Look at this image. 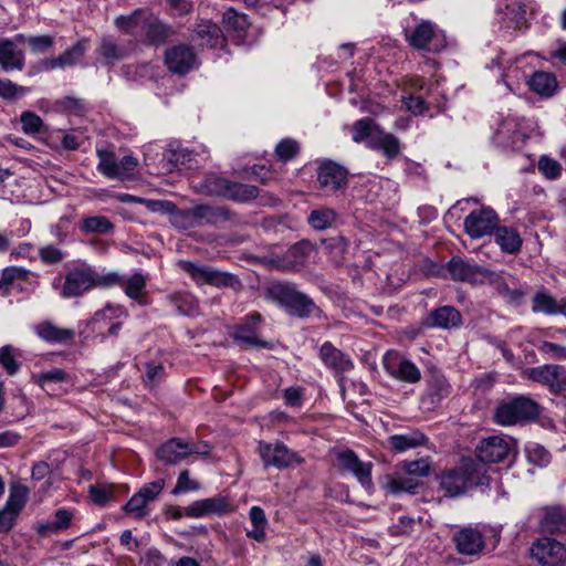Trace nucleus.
I'll use <instances>...</instances> for the list:
<instances>
[{
  "mask_svg": "<svg viewBox=\"0 0 566 566\" xmlns=\"http://www.w3.org/2000/svg\"><path fill=\"white\" fill-rule=\"evenodd\" d=\"M462 324L461 313L453 306L446 305L433 310L422 321V325L427 328H457Z\"/></svg>",
  "mask_w": 566,
  "mask_h": 566,
  "instance_id": "6ab92c4d",
  "label": "nucleus"
},
{
  "mask_svg": "<svg viewBox=\"0 0 566 566\" xmlns=\"http://www.w3.org/2000/svg\"><path fill=\"white\" fill-rule=\"evenodd\" d=\"M504 14L517 28L525 21L526 6L521 1H512L505 6Z\"/></svg>",
  "mask_w": 566,
  "mask_h": 566,
  "instance_id": "69168bd1",
  "label": "nucleus"
},
{
  "mask_svg": "<svg viewBox=\"0 0 566 566\" xmlns=\"http://www.w3.org/2000/svg\"><path fill=\"white\" fill-rule=\"evenodd\" d=\"M455 547L460 554L476 555L484 547L482 534L473 527H464L453 535Z\"/></svg>",
  "mask_w": 566,
  "mask_h": 566,
  "instance_id": "4be33fe9",
  "label": "nucleus"
},
{
  "mask_svg": "<svg viewBox=\"0 0 566 566\" xmlns=\"http://www.w3.org/2000/svg\"><path fill=\"white\" fill-rule=\"evenodd\" d=\"M178 266L187 273L197 284H208L216 287H230L233 291L242 289L241 281L238 276L216 270L208 265H199L191 261L180 260Z\"/></svg>",
  "mask_w": 566,
  "mask_h": 566,
  "instance_id": "39448f33",
  "label": "nucleus"
},
{
  "mask_svg": "<svg viewBox=\"0 0 566 566\" xmlns=\"http://www.w3.org/2000/svg\"><path fill=\"white\" fill-rule=\"evenodd\" d=\"M223 22L229 29L237 32H243L250 27L248 15L239 13L232 8H229L224 11Z\"/></svg>",
  "mask_w": 566,
  "mask_h": 566,
  "instance_id": "864d4df0",
  "label": "nucleus"
},
{
  "mask_svg": "<svg viewBox=\"0 0 566 566\" xmlns=\"http://www.w3.org/2000/svg\"><path fill=\"white\" fill-rule=\"evenodd\" d=\"M197 227L213 226L229 220L230 214L226 208L210 205H199L193 207Z\"/></svg>",
  "mask_w": 566,
  "mask_h": 566,
  "instance_id": "72a5a7b5",
  "label": "nucleus"
},
{
  "mask_svg": "<svg viewBox=\"0 0 566 566\" xmlns=\"http://www.w3.org/2000/svg\"><path fill=\"white\" fill-rule=\"evenodd\" d=\"M144 11L137 9L127 15H119L115 19L114 23L118 30L126 34H133L142 22Z\"/></svg>",
  "mask_w": 566,
  "mask_h": 566,
  "instance_id": "09e8293b",
  "label": "nucleus"
},
{
  "mask_svg": "<svg viewBox=\"0 0 566 566\" xmlns=\"http://www.w3.org/2000/svg\"><path fill=\"white\" fill-rule=\"evenodd\" d=\"M538 170L547 178V179H556L560 176L562 166L555 159L548 156H542L537 164Z\"/></svg>",
  "mask_w": 566,
  "mask_h": 566,
  "instance_id": "338daca9",
  "label": "nucleus"
},
{
  "mask_svg": "<svg viewBox=\"0 0 566 566\" xmlns=\"http://www.w3.org/2000/svg\"><path fill=\"white\" fill-rule=\"evenodd\" d=\"M390 447L398 451L403 452L409 449H415L417 447L423 446L427 443V436L419 430H410L400 434H392L388 438Z\"/></svg>",
  "mask_w": 566,
  "mask_h": 566,
  "instance_id": "c9c22d12",
  "label": "nucleus"
},
{
  "mask_svg": "<svg viewBox=\"0 0 566 566\" xmlns=\"http://www.w3.org/2000/svg\"><path fill=\"white\" fill-rule=\"evenodd\" d=\"M30 271L19 266H8L3 269L0 277V293L2 296H8L10 294V286L15 281H25L28 280Z\"/></svg>",
  "mask_w": 566,
  "mask_h": 566,
  "instance_id": "a18cd8bd",
  "label": "nucleus"
},
{
  "mask_svg": "<svg viewBox=\"0 0 566 566\" xmlns=\"http://www.w3.org/2000/svg\"><path fill=\"white\" fill-rule=\"evenodd\" d=\"M406 41L416 50L438 51L443 46L439 40V30L436 23L421 20L415 27L405 30Z\"/></svg>",
  "mask_w": 566,
  "mask_h": 566,
  "instance_id": "9d476101",
  "label": "nucleus"
},
{
  "mask_svg": "<svg viewBox=\"0 0 566 566\" xmlns=\"http://www.w3.org/2000/svg\"><path fill=\"white\" fill-rule=\"evenodd\" d=\"M447 271L454 281L468 282L471 284H483L493 281L495 274L490 270L463 260L460 256H452L447 263Z\"/></svg>",
  "mask_w": 566,
  "mask_h": 566,
  "instance_id": "423d86ee",
  "label": "nucleus"
},
{
  "mask_svg": "<svg viewBox=\"0 0 566 566\" xmlns=\"http://www.w3.org/2000/svg\"><path fill=\"white\" fill-rule=\"evenodd\" d=\"M419 485L420 482L402 469V471L396 472L390 476L387 489L394 494L401 492L415 493Z\"/></svg>",
  "mask_w": 566,
  "mask_h": 566,
  "instance_id": "a19ab883",
  "label": "nucleus"
},
{
  "mask_svg": "<svg viewBox=\"0 0 566 566\" xmlns=\"http://www.w3.org/2000/svg\"><path fill=\"white\" fill-rule=\"evenodd\" d=\"M375 127L376 125L374 119L369 117L356 120L353 126V140L356 143L365 140Z\"/></svg>",
  "mask_w": 566,
  "mask_h": 566,
  "instance_id": "0e129e2a",
  "label": "nucleus"
},
{
  "mask_svg": "<svg viewBox=\"0 0 566 566\" xmlns=\"http://www.w3.org/2000/svg\"><path fill=\"white\" fill-rule=\"evenodd\" d=\"M78 230L84 235H107L114 232L115 226L105 216H87L81 219Z\"/></svg>",
  "mask_w": 566,
  "mask_h": 566,
  "instance_id": "2f4dec72",
  "label": "nucleus"
},
{
  "mask_svg": "<svg viewBox=\"0 0 566 566\" xmlns=\"http://www.w3.org/2000/svg\"><path fill=\"white\" fill-rule=\"evenodd\" d=\"M464 230L471 239L491 235L499 224L496 212L489 207L471 211L464 219Z\"/></svg>",
  "mask_w": 566,
  "mask_h": 566,
  "instance_id": "f8f14e48",
  "label": "nucleus"
},
{
  "mask_svg": "<svg viewBox=\"0 0 566 566\" xmlns=\"http://www.w3.org/2000/svg\"><path fill=\"white\" fill-rule=\"evenodd\" d=\"M385 370L395 379L416 384L421 379V371L411 360L403 358L397 350H388L382 357Z\"/></svg>",
  "mask_w": 566,
  "mask_h": 566,
  "instance_id": "9b49d317",
  "label": "nucleus"
},
{
  "mask_svg": "<svg viewBox=\"0 0 566 566\" xmlns=\"http://www.w3.org/2000/svg\"><path fill=\"white\" fill-rule=\"evenodd\" d=\"M138 166L137 158L133 156H124L119 160H115V168L113 169L111 179L126 180L134 176V171Z\"/></svg>",
  "mask_w": 566,
  "mask_h": 566,
  "instance_id": "de8ad7c7",
  "label": "nucleus"
},
{
  "mask_svg": "<svg viewBox=\"0 0 566 566\" xmlns=\"http://www.w3.org/2000/svg\"><path fill=\"white\" fill-rule=\"evenodd\" d=\"M144 30L148 43L153 45L164 44L176 33L171 25L154 15H149L144 20Z\"/></svg>",
  "mask_w": 566,
  "mask_h": 566,
  "instance_id": "bb28decb",
  "label": "nucleus"
},
{
  "mask_svg": "<svg viewBox=\"0 0 566 566\" xmlns=\"http://www.w3.org/2000/svg\"><path fill=\"white\" fill-rule=\"evenodd\" d=\"M168 213L172 226L179 229H191L197 227L195 208L178 209L175 205L169 206Z\"/></svg>",
  "mask_w": 566,
  "mask_h": 566,
  "instance_id": "c03bdc74",
  "label": "nucleus"
},
{
  "mask_svg": "<svg viewBox=\"0 0 566 566\" xmlns=\"http://www.w3.org/2000/svg\"><path fill=\"white\" fill-rule=\"evenodd\" d=\"M492 234L503 252L515 254L521 250L522 239L514 228L497 224Z\"/></svg>",
  "mask_w": 566,
  "mask_h": 566,
  "instance_id": "f704fd0d",
  "label": "nucleus"
},
{
  "mask_svg": "<svg viewBox=\"0 0 566 566\" xmlns=\"http://www.w3.org/2000/svg\"><path fill=\"white\" fill-rule=\"evenodd\" d=\"M527 461L536 467H546L551 462L549 452L537 443H530L525 448Z\"/></svg>",
  "mask_w": 566,
  "mask_h": 566,
  "instance_id": "5fc2aeb1",
  "label": "nucleus"
},
{
  "mask_svg": "<svg viewBox=\"0 0 566 566\" xmlns=\"http://www.w3.org/2000/svg\"><path fill=\"white\" fill-rule=\"evenodd\" d=\"M291 315L300 318H317L324 317L323 311L314 303V301L304 293H300L291 306L286 310Z\"/></svg>",
  "mask_w": 566,
  "mask_h": 566,
  "instance_id": "e433bc0d",
  "label": "nucleus"
},
{
  "mask_svg": "<svg viewBox=\"0 0 566 566\" xmlns=\"http://www.w3.org/2000/svg\"><path fill=\"white\" fill-rule=\"evenodd\" d=\"M300 145L295 139L284 138L275 147V156L282 163H287L297 156Z\"/></svg>",
  "mask_w": 566,
  "mask_h": 566,
  "instance_id": "6e6d98bb",
  "label": "nucleus"
},
{
  "mask_svg": "<svg viewBox=\"0 0 566 566\" xmlns=\"http://www.w3.org/2000/svg\"><path fill=\"white\" fill-rule=\"evenodd\" d=\"M165 65L171 73L185 75L198 65V59L192 46L177 44L166 50Z\"/></svg>",
  "mask_w": 566,
  "mask_h": 566,
  "instance_id": "ddd939ff",
  "label": "nucleus"
},
{
  "mask_svg": "<svg viewBox=\"0 0 566 566\" xmlns=\"http://www.w3.org/2000/svg\"><path fill=\"white\" fill-rule=\"evenodd\" d=\"M530 90L543 97H551L557 90V80L554 74L545 71L534 72L527 80Z\"/></svg>",
  "mask_w": 566,
  "mask_h": 566,
  "instance_id": "7c9ffc66",
  "label": "nucleus"
},
{
  "mask_svg": "<svg viewBox=\"0 0 566 566\" xmlns=\"http://www.w3.org/2000/svg\"><path fill=\"white\" fill-rule=\"evenodd\" d=\"M193 187L198 193L239 202L255 199L259 195L255 186L230 181L214 175L201 179Z\"/></svg>",
  "mask_w": 566,
  "mask_h": 566,
  "instance_id": "7ed1b4c3",
  "label": "nucleus"
},
{
  "mask_svg": "<svg viewBox=\"0 0 566 566\" xmlns=\"http://www.w3.org/2000/svg\"><path fill=\"white\" fill-rule=\"evenodd\" d=\"M118 283L117 272L98 273L92 266L75 268L65 275L61 291L63 298L84 295L94 287H113Z\"/></svg>",
  "mask_w": 566,
  "mask_h": 566,
  "instance_id": "f03ea898",
  "label": "nucleus"
},
{
  "mask_svg": "<svg viewBox=\"0 0 566 566\" xmlns=\"http://www.w3.org/2000/svg\"><path fill=\"white\" fill-rule=\"evenodd\" d=\"M539 527L544 533H566V509L562 506L544 509Z\"/></svg>",
  "mask_w": 566,
  "mask_h": 566,
  "instance_id": "cd10ccee",
  "label": "nucleus"
},
{
  "mask_svg": "<svg viewBox=\"0 0 566 566\" xmlns=\"http://www.w3.org/2000/svg\"><path fill=\"white\" fill-rule=\"evenodd\" d=\"M249 518L252 528L247 531V536L258 543L266 539L268 518L265 512L260 506H252L249 511Z\"/></svg>",
  "mask_w": 566,
  "mask_h": 566,
  "instance_id": "58836bf2",
  "label": "nucleus"
},
{
  "mask_svg": "<svg viewBox=\"0 0 566 566\" xmlns=\"http://www.w3.org/2000/svg\"><path fill=\"white\" fill-rule=\"evenodd\" d=\"M497 143L504 147H518L525 138L520 129V124L514 118L503 120L495 134Z\"/></svg>",
  "mask_w": 566,
  "mask_h": 566,
  "instance_id": "c756f323",
  "label": "nucleus"
},
{
  "mask_svg": "<svg viewBox=\"0 0 566 566\" xmlns=\"http://www.w3.org/2000/svg\"><path fill=\"white\" fill-rule=\"evenodd\" d=\"M348 171L335 161L322 163L317 170L319 189L327 196H336L347 188Z\"/></svg>",
  "mask_w": 566,
  "mask_h": 566,
  "instance_id": "6e6552de",
  "label": "nucleus"
},
{
  "mask_svg": "<svg viewBox=\"0 0 566 566\" xmlns=\"http://www.w3.org/2000/svg\"><path fill=\"white\" fill-rule=\"evenodd\" d=\"M118 283L113 286H120L124 289V293L127 297L138 302L139 305H146L145 290L148 282V276L142 271H136L129 276H122L117 273Z\"/></svg>",
  "mask_w": 566,
  "mask_h": 566,
  "instance_id": "aec40b11",
  "label": "nucleus"
},
{
  "mask_svg": "<svg viewBox=\"0 0 566 566\" xmlns=\"http://www.w3.org/2000/svg\"><path fill=\"white\" fill-rule=\"evenodd\" d=\"M300 293L301 291L297 290L296 285L289 282L273 283L266 291L268 297L284 307L285 311L291 306Z\"/></svg>",
  "mask_w": 566,
  "mask_h": 566,
  "instance_id": "473e14b6",
  "label": "nucleus"
},
{
  "mask_svg": "<svg viewBox=\"0 0 566 566\" xmlns=\"http://www.w3.org/2000/svg\"><path fill=\"white\" fill-rule=\"evenodd\" d=\"M261 319V315L258 313L248 315L244 322L237 327L233 335L234 340L249 347H266L268 343L261 340L256 333Z\"/></svg>",
  "mask_w": 566,
  "mask_h": 566,
  "instance_id": "412c9836",
  "label": "nucleus"
},
{
  "mask_svg": "<svg viewBox=\"0 0 566 566\" xmlns=\"http://www.w3.org/2000/svg\"><path fill=\"white\" fill-rule=\"evenodd\" d=\"M98 56L103 60V64L113 65L127 56V51L120 46L112 36H103L97 49Z\"/></svg>",
  "mask_w": 566,
  "mask_h": 566,
  "instance_id": "4c0bfd02",
  "label": "nucleus"
},
{
  "mask_svg": "<svg viewBox=\"0 0 566 566\" xmlns=\"http://www.w3.org/2000/svg\"><path fill=\"white\" fill-rule=\"evenodd\" d=\"M29 87L18 85L8 78H0V97L12 99L17 96H23L29 93Z\"/></svg>",
  "mask_w": 566,
  "mask_h": 566,
  "instance_id": "e2e57ef3",
  "label": "nucleus"
},
{
  "mask_svg": "<svg viewBox=\"0 0 566 566\" xmlns=\"http://www.w3.org/2000/svg\"><path fill=\"white\" fill-rule=\"evenodd\" d=\"M166 302L176 307L180 315L191 316L198 311L196 297L188 292H175L166 296Z\"/></svg>",
  "mask_w": 566,
  "mask_h": 566,
  "instance_id": "ea45409f",
  "label": "nucleus"
},
{
  "mask_svg": "<svg viewBox=\"0 0 566 566\" xmlns=\"http://www.w3.org/2000/svg\"><path fill=\"white\" fill-rule=\"evenodd\" d=\"M539 416L538 405L531 398L520 396L497 406L494 420L501 426H513L536 419Z\"/></svg>",
  "mask_w": 566,
  "mask_h": 566,
  "instance_id": "20e7f679",
  "label": "nucleus"
},
{
  "mask_svg": "<svg viewBox=\"0 0 566 566\" xmlns=\"http://www.w3.org/2000/svg\"><path fill=\"white\" fill-rule=\"evenodd\" d=\"M96 155L98 158L97 170L105 177H112L113 169L115 168V154L107 149H97Z\"/></svg>",
  "mask_w": 566,
  "mask_h": 566,
  "instance_id": "052dcab7",
  "label": "nucleus"
},
{
  "mask_svg": "<svg viewBox=\"0 0 566 566\" xmlns=\"http://www.w3.org/2000/svg\"><path fill=\"white\" fill-rule=\"evenodd\" d=\"M402 469L420 482L421 478H426L431 472V463L428 458L405 462Z\"/></svg>",
  "mask_w": 566,
  "mask_h": 566,
  "instance_id": "13d9d810",
  "label": "nucleus"
},
{
  "mask_svg": "<svg viewBox=\"0 0 566 566\" xmlns=\"http://www.w3.org/2000/svg\"><path fill=\"white\" fill-rule=\"evenodd\" d=\"M22 130L27 135H34L39 133L43 126V120L39 115L33 112H23L20 117Z\"/></svg>",
  "mask_w": 566,
  "mask_h": 566,
  "instance_id": "774afa93",
  "label": "nucleus"
},
{
  "mask_svg": "<svg viewBox=\"0 0 566 566\" xmlns=\"http://www.w3.org/2000/svg\"><path fill=\"white\" fill-rule=\"evenodd\" d=\"M489 481L488 468L471 458L438 475L439 490L449 497L461 496L474 486L489 484Z\"/></svg>",
  "mask_w": 566,
  "mask_h": 566,
  "instance_id": "f257e3e1",
  "label": "nucleus"
},
{
  "mask_svg": "<svg viewBox=\"0 0 566 566\" xmlns=\"http://www.w3.org/2000/svg\"><path fill=\"white\" fill-rule=\"evenodd\" d=\"M233 510L229 497L218 494L212 497L197 500L185 509V515L201 518L209 515H222Z\"/></svg>",
  "mask_w": 566,
  "mask_h": 566,
  "instance_id": "2eb2a0df",
  "label": "nucleus"
},
{
  "mask_svg": "<svg viewBox=\"0 0 566 566\" xmlns=\"http://www.w3.org/2000/svg\"><path fill=\"white\" fill-rule=\"evenodd\" d=\"M88 39L82 38L71 48L66 49L57 56L48 59L42 64L43 71H52L56 69H65L76 65L87 51Z\"/></svg>",
  "mask_w": 566,
  "mask_h": 566,
  "instance_id": "a211bd4d",
  "label": "nucleus"
},
{
  "mask_svg": "<svg viewBox=\"0 0 566 566\" xmlns=\"http://www.w3.org/2000/svg\"><path fill=\"white\" fill-rule=\"evenodd\" d=\"M199 489L200 483L197 480H192L190 478L188 470H182L179 473L175 488L171 490V494L179 495L187 492L198 491Z\"/></svg>",
  "mask_w": 566,
  "mask_h": 566,
  "instance_id": "bf43d9fd",
  "label": "nucleus"
},
{
  "mask_svg": "<svg viewBox=\"0 0 566 566\" xmlns=\"http://www.w3.org/2000/svg\"><path fill=\"white\" fill-rule=\"evenodd\" d=\"M33 329L39 338L48 343H67L75 337L74 329L59 327L51 321L40 322Z\"/></svg>",
  "mask_w": 566,
  "mask_h": 566,
  "instance_id": "a878e982",
  "label": "nucleus"
},
{
  "mask_svg": "<svg viewBox=\"0 0 566 566\" xmlns=\"http://www.w3.org/2000/svg\"><path fill=\"white\" fill-rule=\"evenodd\" d=\"M531 555L543 566H555L566 558V548L556 539L542 537L533 543Z\"/></svg>",
  "mask_w": 566,
  "mask_h": 566,
  "instance_id": "dca6fc26",
  "label": "nucleus"
},
{
  "mask_svg": "<svg viewBox=\"0 0 566 566\" xmlns=\"http://www.w3.org/2000/svg\"><path fill=\"white\" fill-rule=\"evenodd\" d=\"M337 467L343 472L352 473L357 481L365 488L373 486L371 463L363 462L352 450H345L337 455Z\"/></svg>",
  "mask_w": 566,
  "mask_h": 566,
  "instance_id": "4468645a",
  "label": "nucleus"
},
{
  "mask_svg": "<svg viewBox=\"0 0 566 566\" xmlns=\"http://www.w3.org/2000/svg\"><path fill=\"white\" fill-rule=\"evenodd\" d=\"M148 502L139 494L135 493L129 501L123 506L126 514L132 515L136 520H142L149 514Z\"/></svg>",
  "mask_w": 566,
  "mask_h": 566,
  "instance_id": "8fccbe9b",
  "label": "nucleus"
},
{
  "mask_svg": "<svg viewBox=\"0 0 566 566\" xmlns=\"http://www.w3.org/2000/svg\"><path fill=\"white\" fill-rule=\"evenodd\" d=\"M127 312L123 306L107 304L104 308L97 311L93 316V323H101L114 318L126 317Z\"/></svg>",
  "mask_w": 566,
  "mask_h": 566,
  "instance_id": "680f3d73",
  "label": "nucleus"
},
{
  "mask_svg": "<svg viewBox=\"0 0 566 566\" xmlns=\"http://www.w3.org/2000/svg\"><path fill=\"white\" fill-rule=\"evenodd\" d=\"M17 355V350L10 345H6L0 348V365L11 376L17 374L20 369Z\"/></svg>",
  "mask_w": 566,
  "mask_h": 566,
  "instance_id": "4d7b16f0",
  "label": "nucleus"
},
{
  "mask_svg": "<svg viewBox=\"0 0 566 566\" xmlns=\"http://www.w3.org/2000/svg\"><path fill=\"white\" fill-rule=\"evenodd\" d=\"M188 442L172 438L163 443L156 451L159 461L166 465L177 464L189 457Z\"/></svg>",
  "mask_w": 566,
  "mask_h": 566,
  "instance_id": "5701e85b",
  "label": "nucleus"
},
{
  "mask_svg": "<svg viewBox=\"0 0 566 566\" xmlns=\"http://www.w3.org/2000/svg\"><path fill=\"white\" fill-rule=\"evenodd\" d=\"M258 450L261 460L266 468L274 467L282 470L304 462V459L298 453L289 449L282 442L268 443L260 441Z\"/></svg>",
  "mask_w": 566,
  "mask_h": 566,
  "instance_id": "0eeeda50",
  "label": "nucleus"
},
{
  "mask_svg": "<svg viewBox=\"0 0 566 566\" xmlns=\"http://www.w3.org/2000/svg\"><path fill=\"white\" fill-rule=\"evenodd\" d=\"M513 440L493 436L483 439L476 447L475 453L479 463L486 468V463L504 462L513 452Z\"/></svg>",
  "mask_w": 566,
  "mask_h": 566,
  "instance_id": "1a4fd4ad",
  "label": "nucleus"
},
{
  "mask_svg": "<svg viewBox=\"0 0 566 566\" xmlns=\"http://www.w3.org/2000/svg\"><path fill=\"white\" fill-rule=\"evenodd\" d=\"M319 355L325 366L337 373H347L354 367L352 359L329 342L322 345Z\"/></svg>",
  "mask_w": 566,
  "mask_h": 566,
  "instance_id": "393cba45",
  "label": "nucleus"
},
{
  "mask_svg": "<svg viewBox=\"0 0 566 566\" xmlns=\"http://www.w3.org/2000/svg\"><path fill=\"white\" fill-rule=\"evenodd\" d=\"M193 40L206 48H218L224 42L220 27L211 21H203L195 29Z\"/></svg>",
  "mask_w": 566,
  "mask_h": 566,
  "instance_id": "c85d7f7f",
  "label": "nucleus"
},
{
  "mask_svg": "<svg viewBox=\"0 0 566 566\" xmlns=\"http://www.w3.org/2000/svg\"><path fill=\"white\" fill-rule=\"evenodd\" d=\"M27 497L28 491L24 486H12L4 507L13 515H17L24 506Z\"/></svg>",
  "mask_w": 566,
  "mask_h": 566,
  "instance_id": "3c124183",
  "label": "nucleus"
},
{
  "mask_svg": "<svg viewBox=\"0 0 566 566\" xmlns=\"http://www.w3.org/2000/svg\"><path fill=\"white\" fill-rule=\"evenodd\" d=\"M532 311L545 315H564L566 317V297L556 300L546 291H538L532 300Z\"/></svg>",
  "mask_w": 566,
  "mask_h": 566,
  "instance_id": "b1692460",
  "label": "nucleus"
},
{
  "mask_svg": "<svg viewBox=\"0 0 566 566\" xmlns=\"http://www.w3.org/2000/svg\"><path fill=\"white\" fill-rule=\"evenodd\" d=\"M370 148L380 150L388 159L396 158L400 153L399 140L392 135L381 133L370 140Z\"/></svg>",
  "mask_w": 566,
  "mask_h": 566,
  "instance_id": "79ce46f5",
  "label": "nucleus"
},
{
  "mask_svg": "<svg viewBox=\"0 0 566 566\" xmlns=\"http://www.w3.org/2000/svg\"><path fill=\"white\" fill-rule=\"evenodd\" d=\"M337 214L332 208L322 207L314 209L307 217L308 224L318 231L326 230L336 221Z\"/></svg>",
  "mask_w": 566,
  "mask_h": 566,
  "instance_id": "37998d69",
  "label": "nucleus"
},
{
  "mask_svg": "<svg viewBox=\"0 0 566 566\" xmlns=\"http://www.w3.org/2000/svg\"><path fill=\"white\" fill-rule=\"evenodd\" d=\"M559 367L556 365H544L531 368L528 376L532 380L541 384H553L558 377Z\"/></svg>",
  "mask_w": 566,
  "mask_h": 566,
  "instance_id": "603ef678",
  "label": "nucleus"
},
{
  "mask_svg": "<svg viewBox=\"0 0 566 566\" xmlns=\"http://www.w3.org/2000/svg\"><path fill=\"white\" fill-rule=\"evenodd\" d=\"M15 40L22 43H28L33 53L42 54L49 51L54 45V36L49 34L30 35L15 34Z\"/></svg>",
  "mask_w": 566,
  "mask_h": 566,
  "instance_id": "49530a36",
  "label": "nucleus"
},
{
  "mask_svg": "<svg viewBox=\"0 0 566 566\" xmlns=\"http://www.w3.org/2000/svg\"><path fill=\"white\" fill-rule=\"evenodd\" d=\"M15 35L12 39H0V67L4 72L22 71L25 65V55Z\"/></svg>",
  "mask_w": 566,
  "mask_h": 566,
  "instance_id": "f3484780",
  "label": "nucleus"
}]
</instances>
